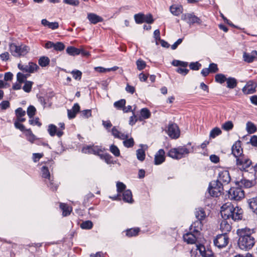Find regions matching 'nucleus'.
Segmentation results:
<instances>
[{"label": "nucleus", "instance_id": "69168bd1", "mask_svg": "<svg viewBox=\"0 0 257 257\" xmlns=\"http://www.w3.org/2000/svg\"><path fill=\"white\" fill-rule=\"evenodd\" d=\"M43 154L34 153L33 154V159L35 162H38L42 157Z\"/></svg>", "mask_w": 257, "mask_h": 257}, {"label": "nucleus", "instance_id": "3c124183", "mask_svg": "<svg viewBox=\"0 0 257 257\" xmlns=\"http://www.w3.org/2000/svg\"><path fill=\"white\" fill-rule=\"evenodd\" d=\"M141 116L145 119L148 118L150 116V112L148 109L144 108L142 109L141 111Z\"/></svg>", "mask_w": 257, "mask_h": 257}, {"label": "nucleus", "instance_id": "a211bd4d", "mask_svg": "<svg viewBox=\"0 0 257 257\" xmlns=\"http://www.w3.org/2000/svg\"><path fill=\"white\" fill-rule=\"evenodd\" d=\"M165 160V151L163 149H160L155 156V164L160 165L163 163Z\"/></svg>", "mask_w": 257, "mask_h": 257}, {"label": "nucleus", "instance_id": "f3484780", "mask_svg": "<svg viewBox=\"0 0 257 257\" xmlns=\"http://www.w3.org/2000/svg\"><path fill=\"white\" fill-rule=\"evenodd\" d=\"M243 60L247 63H251L257 60V51L253 50L250 53L244 52L243 54Z\"/></svg>", "mask_w": 257, "mask_h": 257}, {"label": "nucleus", "instance_id": "c03bdc74", "mask_svg": "<svg viewBox=\"0 0 257 257\" xmlns=\"http://www.w3.org/2000/svg\"><path fill=\"white\" fill-rule=\"evenodd\" d=\"M125 104V100L122 99L114 103V106L117 109H122Z\"/></svg>", "mask_w": 257, "mask_h": 257}, {"label": "nucleus", "instance_id": "20e7f679", "mask_svg": "<svg viewBox=\"0 0 257 257\" xmlns=\"http://www.w3.org/2000/svg\"><path fill=\"white\" fill-rule=\"evenodd\" d=\"M252 162L245 155L241 156L236 159V166L241 171L250 172L252 170Z\"/></svg>", "mask_w": 257, "mask_h": 257}, {"label": "nucleus", "instance_id": "a19ab883", "mask_svg": "<svg viewBox=\"0 0 257 257\" xmlns=\"http://www.w3.org/2000/svg\"><path fill=\"white\" fill-rule=\"evenodd\" d=\"M215 79L216 82L221 84L226 81L227 78L224 75L222 74H218L215 75Z\"/></svg>", "mask_w": 257, "mask_h": 257}, {"label": "nucleus", "instance_id": "1a4fd4ad", "mask_svg": "<svg viewBox=\"0 0 257 257\" xmlns=\"http://www.w3.org/2000/svg\"><path fill=\"white\" fill-rule=\"evenodd\" d=\"M229 238L226 233H222L216 236L214 239V245L218 248H222L227 245Z\"/></svg>", "mask_w": 257, "mask_h": 257}, {"label": "nucleus", "instance_id": "412c9836", "mask_svg": "<svg viewBox=\"0 0 257 257\" xmlns=\"http://www.w3.org/2000/svg\"><path fill=\"white\" fill-rule=\"evenodd\" d=\"M111 132L112 135L115 138H117L120 140H124L128 138V135L121 133L116 128V126L112 127Z\"/></svg>", "mask_w": 257, "mask_h": 257}, {"label": "nucleus", "instance_id": "4468645a", "mask_svg": "<svg viewBox=\"0 0 257 257\" xmlns=\"http://www.w3.org/2000/svg\"><path fill=\"white\" fill-rule=\"evenodd\" d=\"M168 134L172 139H177L180 136V131L176 124H170L168 128Z\"/></svg>", "mask_w": 257, "mask_h": 257}, {"label": "nucleus", "instance_id": "7c9ffc66", "mask_svg": "<svg viewBox=\"0 0 257 257\" xmlns=\"http://www.w3.org/2000/svg\"><path fill=\"white\" fill-rule=\"evenodd\" d=\"M67 53L71 56H75L80 54L81 50L73 46H70L66 49Z\"/></svg>", "mask_w": 257, "mask_h": 257}, {"label": "nucleus", "instance_id": "0eeeda50", "mask_svg": "<svg viewBox=\"0 0 257 257\" xmlns=\"http://www.w3.org/2000/svg\"><path fill=\"white\" fill-rule=\"evenodd\" d=\"M223 190L222 184L217 181L211 182L208 188V192L211 196L218 197L221 194Z\"/></svg>", "mask_w": 257, "mask_h": 257}, {"label": "nucleus", "instance_id": "7ed1b4c3", "mask_svg": "<svg viewBox=\"0 0 257 257\" xmlns=\"http://www.w3.org/2000/svg\"><path fill=\"white\" fill-rule=\"evenodd\" d=\"M193 152V148H188L187 146L171 149L168 152V156L173 159L179 160L185 157L189 153Z\"/></svg>", "mask_w": 257, "mask_h": 257}, {"label": "nucleus", "instance_id": "f8f14e48", "mask_svg": "<svg viewBox=\"0 0 257 257\" xmlns=\"http://www.w3.org/2000/svg\"><path fill=\"white\" fill-rule=\"evenodd\" d=\"M241 143L240 141H237L233 145L232 147V154L236 159L240 157L241 156L244 155L243 154V150L241 148Z\"/></svg>", "mask_w": 257, "mask_h": 257}, {"label": "nucleus", "instance_id": "8fccbe9b", "mask_svg": "<svg viewBox=\"0 0 257 257\" xmlns=\"http://www.w3.org/2000/svg\"><path fill=\"white\" fill-rule=\"evenodd\" d=\"M36 109L33 106H30L27 109V114L30 118H32L35 114Z\"/></svg>", "mask_w": 257, "mask_h": 257}, {"label": "nucleus", "instance_id": "e433bc0d", "mask_svg": "<svg viewBox=\"0 0 257 257\" xmlns=\"http://www.w3.org/2000/svg\"><path fill=\"white\" fill-rule=\"evenodd\" d=\"M222 128L226 131H229L233 127V124L231 121H227L222 125Z\"/></svg>", "mask_w": 257, "mask_h": 257}, {"label": "nucleus", "instance_id": "bb28decb", "mask_svg": "<svg viewBox=\"0 0 257 257\" xmlns=\"http://www.w3.org/2000/svg\"><path fill=\"white\" fill-rule=\"evenodd\" d=\"M9 50L14 56L19 57V46H17L14 43H11L9 45Z\"/></svg>", "mask_w": 257, "mask_h": 257}, {"label": "nucleus", "instance_id": "ea45409f", "mask_svg": "<svg viewBox=\"0 0 257 257\" xmlns=\"http://www.w3.org/2000/svg\"><path fill=\"white\" fill-rule=\"evenodd\" d=\"M139 231H140V229L138 228H131V229H128L126 231V234L127 236H128L129 237L136 236L138 234Z\"/></svg>", "mask_w": 257, "mask_h": 257}, {"label": "nucleus", "instance_id": "5701e85b", "mask_svg": "<svg viewBox=\"0 0 257 257\" xmlns=\"http://www.w3.org/2000/svg\"><path fill=\"white\" fill-rule=\"evenodd\" d=\"M226 220V219H224V220L221 221L220 228L223 233H226V234H227V233L231 230V226Z\"/></svg>", "mask_w": 257, "mask_h": 257}, {"label": "nucleus", "instance_id": "79ce46f5", "mask_svg": "<svg viewBox=\"0 0 257 257\" xmlns=\"http://www.w3.org/2000/svg\"><path fill=\"white\" fill-rule=\"evenodd\" d=\"M33 82L30 81H26L23 89L26 92H30L32 89Z\"/></svg>", "mask_w": 257, "mask_h": 257}, {"label": "nucleus", "instance_id": "aec40b11", "mask_svg": "<svg viewBox=\"0 0 257 257\" xmlns=\"http://www.w3.org/2000/svg\"><path fill=\"white\" fill-rule=\"evenodd\" d=\"M48 131L51 136H54L56 135L58 137H60L63 134L62 131L57 130V126L52 124L48 126Z\"/></svg>", "mask_w": 257, "mask_h": 257}, {"label": "nucleus", "instance_id": "f704fd0d", "mask_svg": "<svg viewBox=\"0 0 257 257\" xmlns=\"http://www.w3.org/2000/svg\"><path fill=\"white\" fill-rule=\"evenodd\" d=\"M221 133V130L219 127H216L211 131L209 137L211 138H215L216 136L220 135Z\"/></svg>", "mask_w": 257, "mask_h": 257}, {"label": "nucleus", "instance_id": "58836bf2", "mask_svg": "<svg viewBox=\"0 0 257 257\" xmlns=\"http://www.w3.org/2000/svg\"><path fill=\"white\" fill-rule=\"evenodd\" d=\"M28 76H29V75H25L21 72H19L17 75V80L20 83H23L25 82Z\"/></svg>", "mask_w": 257, "mask_h": 257}, {"label": "nucleus", "instance_id": "13d9d810", "mask_svg": "<svg viewBox=\"0 0 257 257\" xmlns=\"http://www.w3.org/2000/svg\"><path fill=\"white\" fill-rule=\"evenodd\" d=\"M39 101L43 105L44 107L50 106L51 103L48 102V99H46L43 97H40L39 98Z\"/></svg>", "mask_w": 257, "mask_h": 257}, {"label": "nucleus", "instance_id": "864d4df0", "mask_svg": "<svg viewBox=\"0 0 257 257\" xmlns=\"http://www.w3.org/2000/svg\"><path fill=\"white\" fill-rule=\"evenodd\" d=\"M63 3L72 6H77L79 4V0H63Z\"/></svg>", "mask_w": 257, "mask_h": 257}, {"label": "nucleus", "instance_id": "a878e982", "mask_svg": "<svg viewBox=\"0 0 257 257\" xmlns=\"http://www.w3.org/2000/svg\"><path fill=\"white\" fill-rule=\"evenodd\" d=\"M198 250L200 254L203 257L207 252V250L205 249V246L202 244H196L195 248H192L191 250V255H193V253L195 251Z\"/></svg>", "mask_w": 257, "mask_h": 257}, {"label": "nucleus", "instance_id": "5fc2aeb1", "mask_svg": "<svg viewBox=\"0 0 257 257\" xmlns=\"http://www.w3.org/2000/svg\"><path fill=\"white\" fill-rule=\"evenodd\" d=\"M65 48L64 44L60 42H58L56 43H54V49L56 51H62Z\"/></svg>", "mask_w": 257, "mask_h": 257}, {"label": "nucleus", "instance_id": "f257e3e1", "mask_svg": "<svg viewBox=\"0 0 257 257\" xmlns=\"http://www.w3.org/2000/svg\"><path fill=\"white\" fill-rule=\"evenodd\" d=\"M239 236L238 244L242 250H248L251 249L257 241V232L253 229L244 228L237 230Z\"/></svg>", "mask_w": 257, "mask_h": 257}, {"label": "nucleus", "instance_id": "e2e57ef3", "mask_svg": "<svg viewBox=\"0 0 257 257\" xmlns=\"http://www.w3.org/2000/svg\"><path fill=\"white\" fill-rule=\"evenodd\" d=\"M210 73H215L218 71L217 65L215 63H211L208 68Z\"/></svg>", "mask_w": 257, "mask_h": 257}, {"label": "nucleus", "instance_id": "393cba45", "mask_svg": "<svg viewBox=\"0 0 257 257\" xmlns=\"http://www.w3.org/2000/svg\"><path fill=\"white\" fill-rule=\"evenodd\" d=\"M122 200L127 203H132L134 201L131 190H124L122 194Z\"/></svg>", "mask_w": 257, "mask_h": 257}, {"label": "nucleus", "instance_id": "09e8293b", "mask_svg": "<svg viewBox=\"0 0 257 257\" xmlns=\"http://www.w3.org/2000/svg\"><path fill=\"white\" fill-rule=\"evenodd\" d=\"M109 150L116 157H118L120 155L119 150L114 145L110 146Z\"/></svg>", "mask_w": 257, "mask_h": 257}, {"label": "nucleus", "instance_id": "4c0bfd02", "mask_svg": "<svg viewBox=\"0 0 257 257\" xmlns=\"http://www.w3.org/2000/svg\"><path fill=\"white\" fill-rule=\"evenodd\" d=\"M246 130L248 133L252 134L256 131V128L253 123L248 122L246 123Z\"/></svg>", "mask_w": 257, "mask_h": 257}, {"label": "nucleus", "instance_id": "dca6fc26", "mask_svg": "<svg viewBox=\"0 0 257 257\" xmlns=\"http://www.w3.org/2000/svg\"><path fill=\"white\" fill-rule=\"evenodd\" d=\"M101 150L96 146H85L82 149V152L85 154H93L99 155Z\"/></svg>", "mask_w": 257, "mask_h": 257}, {"label": "nucleus", "instance_id": "774afa93", "mask_svg": "<svg viewBox=\"0 0 257 257\" xmlns=\"http://www.w3.org/2000/svg\"><path fill=\"white\" fill-rule=\"evenodd\" d=\"M102 125L108 131H109L110 128L112 126V124L109 120H103Z\"/></svg>", "mask_w": 257, "mask_h": 257}, {"label": "nucleus", "instance_id": "ddd939ff", "mask_svg": "<svg viewBox=\"0 0 257 257\" xmlns=\"http://www.w3.org/2000/svg\"><path fill=\"white\" fill-rule=\"evenodd\" d=\"M256 87V83L252 80H250L246 83L242 90L244 94H252L255 92Z\"/></svg>", "mask_w": 257, "mask_h": 257}, {"label": "nucleus", "instance_id": "603ef678", "mask_svg": "<svg viewBox=\"0 0 257 257\" xmlns=\"http://www.w3.org/2000/svg\"><path fill=\"white\" fill-rule=\"evenodd\" d=\"M136 64L137 66V68L139 70H142L144 69L146 66V62L141 59H139L138 60H137Z\"/></svg>", "mask_w": 257, "mask_h": 257}, {"label": "nucleus", "instance_id": "6ab92c4d", "mask_svg": "<svg viewBox=\"0 0 257 257\" xmlns=\"http://www.w3.org/2000/svg\"><path fill=\"white\" fill-rule=\"evenodd\" d=\"M183 7L180 4H173L170 7V12L175 16H178L183 12Z\"/></svg>", "mask_w": 257, "mask_h": 257}, {"label": "nucleus", "instance_id": "473e14b6", "mask_svg": "<svg viewBox=\"0 0 257 257\" xmlns=\"http://www.w3.org/2000/svg\"><path fill=\"white\" fill-rule=\"evenodd\" d=\"M227 82V87L229 88H234L237 85V80L232 77H229L227 78L226 80Z\"/></svg>", "mask_w": 257, "mask_h": 257}, {"label": "nucleus", "instance_id": "2f4dec72", "mask_svg": "<svg viewBox=\"0 0 257 257\" xmlns=\"http://www.w3.org/2000/svg\"><path fill=\"white\" fill-rule=\"evenodd\" d=\"M239 183L241 187L243 186L245 188H250L254 185V182L253 181H250L245 179L241 180Z\"/></svg>", "mask_w": 257, "mask_h": 257}, {"label": "nucleus", "instance_id": "c756f323", "mask_svg": "<svg viewBox=\"0 0 257 257\" xmlns=\"http://www.w3.org/2000/svg\"><path fill=\"white\" fill-rule=\"evenodd\" d=\"M135 19L136 22L138 24H141L144 22L151 24L154 21L152 17H135Z\"/></svg>", "mask_w": 257, "mask_h": 257}, {"label": "nucleus", "instance_id": "052dcab7", "mask_svg": "<svg viewBox=\"0 0 257 257\" xmlns=\"http://www.w3.org/2000/svg\"><path fill=\"white\" fill-rule=\"evenodd\" d=\"M71 74L74 79L76 80H80L81 78L82 73L79 70H74L71 72Z\"/></svg>", "mask_w": 257, "mask_h": 257}, {"label": "nucleus", "instance_id": "39448f33", "mask_svg": "<svg viewBox=\"0 0 257 257\" xmlns=\"http://www.w3.org/2000/svg\"><path fill=\"white\" fill-rule=\"evenodd\" d=\"M195 215L198 221L195 222L191 225V229L194 228V230L197 232L202 226L201 221L205 219L206 215L204 210L201 208L196 209Z\"/></svg>", "mask_w": 257, "mask_h": 257}, {"label": "nucleus", "instance_id": "c9c22d12", "mask_svg": "<svg viewBox=\"0 0 257 257\" xmlns=\"http://www.w3.org/2000/svg\"><path fill=\"white\" fill-rule=\"evenodd\" d=\"M50 62V60L47 57H42L39 60V64L42 67L47 66Z\"/></svg>", "mask_w": 257, "mask_h": 257}, {"label": "nucleus", "instance_id": "49530a36", "mask_svg": "<svg viewBox=\"0 0 257 257\" xmlns=\"http://www.w3.org/2000/svg\"><path fill=\"white\" fill-rule=\"evenodd\" d=\"M123 145L127 148L132 147L134 145V141L133 138L126 139L123 140Z\"/></svg>", "mask_w": 257, "mask_h": 257}, {"label": "nucleus", "instance_id": "9b49d317", "mask_svg": "<svg viewBox=\"0 0 257 257\" xmlns=\"http://www.w3.org/2000/svg\"><path fill=\"white\" fill-rule=\"evenodd\" d=\"M231 178L228 171L224 170L220 172L218 174L217 180L216 181L222 184H227L230 181Z\"/></svg>", "mask_w": 257, "mask_h": 257}, {"label": "nucleus", "instance_id": "f03ea898", "mask_svg": "<svg viewBox=\"0 0 257 257\" xmlns=\"http://www.w3.org/2000/svg\"><path fill=\"white\" fill-rule=\"evenodd\" d=\"M234 206L231 202L224 203L221 207L220 213L224 219L231 218L235 221L240 220L242 217L243 211L242 209H237L235 214H232V211L234 209Z\"/></svg>", "mask_w": 257, "mask_h": 257}, {"label": "nucleus", "instance_id": "cd10ccee", "mask_svg": "<svg viewBox=\"0 0 257 257\" xmlns=\"http://www.w3.org/2000/svg\"><path fill=\"white\" fill-rule=\"evenodd\" d=\"M41 23L43 26H47L52 30L56 29L59 27V24L57 22H49L46 19H43Z\"/></svg>", "mask_w": 257, "mask_h": 257}, {"label": "nucleus", "instance_id": "b1692460", "mask_svg": "<svg viewBox=\"0 0 257 257\" xmlns=\"http://www.w3.org/2000/svg\"><path fill=\"white\" fill-rule=\"evenodd\" d=\"M250 208L257 215V195L248 200Z\"/></svg>", "mask_w": 257, "mask_h": 257}, {"label": "nucleus", "instance_id": "9d476101", "mask_svg": "<svg viewBox=\"0 0 257 257\" xmlns=\"http://www.w3.org/2000/svg\"><path fill=\"white\" fill-rule=\"evenodd\" d=\"M18 67L21 70L30 73H34L39 68L38 66L36 64L33 62H29L28 64L27 65H23L19 63Z\"/></svg>", "mask_w": 257, "mask_h": 257}, {"label": "nucleus", "instance_id": "4d7b16f0", "mask_svg": "<svg viewBox=\"0 0 257 257\" xmlns=\"http://www.w3.org/2000/svg\"><path fill=\"white\" fill-rule=\"evenodd\" d=\"M91 24H95L98 22L102 21L101 17H87Z\"/></svg>", "mask_w": 257, "mask_h": 257}, {"label": "nucleus", "instance_id": "37998d69", "mask_svg": "<svg viewBox=\"0 0 257 257\" xmlns=\"http://www.w3.org/2000/svg\"><path fill=\"white\" fill-rule=\"evenodd\" d=\"M137 156L138 159L140 161H144L145 158V151L142 149H138L137 151Z\"/></svg>", "mask_w": 257, "mask_h": 257}, {"label": "nucleus", "instance_id": "0e129e2a", "mask_svg": "<svg viewBox=\"0 0 257 257\" xmlns=\"http://www.w3.org/2000/svg\"><path fill=\"white\" fill-rule=\"evenodd\" d=\"M101 159H104L105 161L107 164H110L111 163V157L108 154L105 155H99Z\"/></svg>", "mask_w": 257, "mask_h": 257}, {"label": "nucleus", "instance_id": "c85d7f7f", "mask_svg": "<svg viewBox=\"0 0 257 257\" xmlns=\"http://www.w3.org/2000/svg\"><path fill=\"white\" fill-rule=\"evenodd\" d=\"M60 208L63 211V215L64 216L69 215L72 210V209L71 207H69L65 203H60Z\"/></svg>", "mask_w": 257, "mask_h": 257}, {"label": "nucleus", "instance_id": "423d86ee", "mask_svg": "<svg viewBox=\"0 0 257 257\" xmlns=\"http://www.w3.org/2000/svg\"><path fill=\"white\" fill-rule=\"evenodd\" d=\"M228 198L231 200L239 201L244 197V191L240 187H232L228 192Z\"/></svg>", "mask_w": 257, "mask_h": 257}, {"label": "nucleus", "instance_id": "72a5a7b5", "mask_svg": "<svg viewBox=\"0 0 257 257\" xmlns=\"http://www.w3.org/2000/svg\"><path fill=\"white\" fill-rule=\"evenodd\" d=\"M19 57L26 55L30 51L29 47L22 45L19 46Z\"/></svg>", "mask_w": 257, "mask_h": 257}, {"label": "nucleus", "instance_id": "6e6d98bb", "mask_svg": "<svg viewBox=\"0 0 257 257\" xmlns=\"http://www.w3.org/2000/svg\"><path fill=\"white\" fill-rule=\"evenodd\" d=\"M201 66V64L198 62H192L189 64L190 68L193 70H198Z\"/></svg>", "mask_w": 257, "mask_h": 257}, {"label": "nucleus", "instance_id": "2eb2a0df", "mask_svg": "<svg viewBox=\"0 0 257 257\" xmlns=\"http://www.w3.org/2000/svg\"><path fill=\"white\" fill-rule=\"evenodd\" d=\"M193 232L195 234L192 233V232H188L184 235L183 239L187 243L193 244L196 243L197 238V235L199 231L197 232L194 229Z\"/></svg>", "mask_w": 257, "mask_h": 257}, {"label": "nucleus", "instance_id": "a18cd8bd", "mask_svg": "<svg viewBox=\"0 0 257 257\" xmlns=\"http://www.w3.org/2000/svg\"><path fill=\"white\" fill-rule=\"evenodd\" d=\"M93 223L91 221L88 220L83 222L80 226L83 229H89L92 227Z\"/></svg>", "mask_w": 257, "mask_h": 257}, {"label": "nucleus", "instance_id": "6e6552de", "mask_svg": "<svg viewBox=\"0 0 257 257\" xmlns=\"http://www.w3.org/2000/svg\"><path fill=\"white\" fill-rule=\"evenodd\" d=\"M41 171L42 177L47 179V181H46V182L48 186L53 191H56L57 189L58 186L56 184H54L53 182V180L50 176L48 168L47 167L43 166L41 169Z\"/></svg>", "mask_w": 257, "mask_h": 257}, {"label": "nucleus", "instance_id": "de8ad7c7", "mask_svg": "<svg viewBox=\"0 0 257 257\" xmlns=\"http://www.w3.org/2000/svg\"><path fill=\"white\" fill-rule=\"evenodd\" d=\"M26 135L27 137L28 140L31 143H33L36 139L35 136L33 134L30 130H26Z\"/></svg>", "mask_w": 257, "mask_h": 257}, {"label": "nucleus", "instance_id": "680f3d73", "mask_svg": "<svg viewBox=\"0 0 257 257\" xmlns=\"http://www.w3.org/2000/svg\"><path fill=\"white\" fill-rule=\"evenodd\" d=\"M16 114L17 115V117H23L25 115L26 111L23 110L21 107H19L17 108L16 111Z\"/></svg>", "mask_w": 257, "mask_h": 257}, {"label": "nucleus", "instance_id": "4be33fe9", "mask_svg": "<svg viewBox=\"0 0 257 257\" xmlns=\"http://www.w3.org/2000/svg\"><path fill=\"white\" fill-rule=\"evenodd\" d=\"M181 20L189 24L190 25L201 24V21L198 17H182Z\"/></svg>", "mask_w": 257, "mask_h": 257}, {"label": "nucleus", "instance_id": "338daca9", "mask_svg": "<svg viewBox=\"0 0 257 257\" xmlns=\"http://www.w3.org/2000/svg\"><path fill=\"white\" fill-rule=\"evenodd\" d=\"M0 106L2 110H5L10 107V103L8 101H3L0 103Z\"/></svg>", "mask_w": 257, "mask_h": 257}, {"label": "nucleus", "instance_id": "bf43d9fd", "mask_svg": "<svg viewBox=\"0 0 257 257\" xmlns=\"http://www.w3.org/2000/svg\"><path fill=\"white\" fill-rule=\"evenodd\" d=\"M116 187L118 193H120L125 190L126 186L123 183L118 182L116 183Z\"/></svg>", "mask_w": 257, "mask_h": 257}]
</instances>
